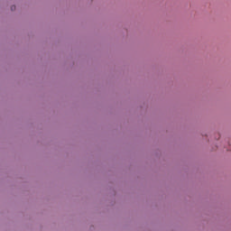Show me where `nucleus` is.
<instances>
[{
    "label": "nucleus",
    "mask_w": 231,
    "mask_h": 231,
    "mask_svg": "<svg viewBox=\"0 0 231 231\" xmlns=\"http://www.w3.org/2000/svg\"><path fill=\"white\" fill-rule=\"evenodd\" d=\"M11 10H12V12H14V10H15V5H12Z\"/></svg>",
    "instance_id": "f257e3e1"
}]
</instances>
